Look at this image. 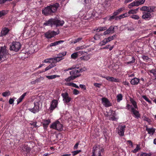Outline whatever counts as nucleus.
I'll return each mask as SVG.
<instances>
[{"label": "nucleus", "mask_w": 156, "mask_h": 156, "mask_svg": "<svg viewBox=\"0 0 156 156\" xmlns=\"http://www.w3.org/2000/svg\"><path fill=\"white\" fill-rule=\"evenodd\" d=\"M59 5L58 3H56L45 7L42 10V13L45 16L53 15L55 13Z\"/></svg>", "instance_id": "nucleus-1"}, {"label": "nucleus", "mask_w": 156, "mask_h": 156, "mask_svg": "<svg viewBox=\"0 0 156 156\" xmlns=\"http://www.w3.org/2000/svg\"><path fill=\"white\" fill-rule=\"evenodd\" d=\"M64 23L65 22L63 20H60L57 19L51 18L46 21L44 23V25L51 27L55 25L57 27L59 26H62Z\"/></svg>", "instance_id": "nucleus-2"}, {"label": "nucleus", "mask_w": 156, "mask_h": 156, "mask_svg": "<svg viewBox=\"0 0 156 156\" xmlns=\"http://www.w3.org/2000/svg\"><path fill=\"white\" fill-rule=\"evenodd\" d=\"M51 129H53L58 131H62L63 130V126L59 121L57 120L53 122L50 126Z\"/></svg>", "instance_id": "nucleus-3"}, {"label": "nucleus", "mask_w": 156, "mask_h": 156, "mask_svg": "<svg viewBox=\"0 0 156 156\" xmlns=\"http://www.w3.org/2000/svg\"><path fill=\"white\" fill-rule=\"evenodd\" d=\"M104 151V149L100 148L99 146H95L93 148L92 156H101V152Z\"/></svg>", "instance_id": "nucleus-4"}, {"label": "nucleus", "mask_w": 156, "mask_h": 156, "mask_svg": "<svg viewBox=\"0 0 156 156\" xmlns=\"http://www.w3.org/2000/svg\"><path fill=\"white\" fill-rule=\"evenodd\" d=\"M5 46L2 47L0 50V60L2 62L5 60L8 55Z\"/></svg>", "instance_id": "nucleus-5"}, {"label": "nucleus", "mask_w": 156, "mask_h": 156, "mask_svg": "<svg viewBox=\"0 0 156 156\" xmlns=\"http://www.w3.org/2000/svg\"><path fill=\"white\" fill-rule=\"evenodd\" d=\"M21 45L19 42H13L10 45V50L15 52L18 51L20 49Z\"/></svg>", "instance_id": "nucleus-6"}, {"label": "nucleus", "mask_w": 156, "mask_h": 156, "mask_svg": "<svg viewBox=\"0 0 156 156\" xmlns=\"http://www.w3.org/2000/svg\"><path fill=\"white\" fill-rule=\"evenodd\" d=\"M126 126L125 125H119L117 129V133L120 136H124V132L125 130Z\"/></svg>", "instance_id": "nucleus-7"}, {"label": "nucleus", "mask_w": 156, "mask_h": 156, "mask_svg": "<svg viewBox=\"0 0 156 156\" xmlns=\"http://www.w3.org/2000/svg\"><path fill=\"white\" fill-rule=\"evenodd\" d=\"M145 1V0H136L129 4L128 7L130 9L133 6H138L140 5L143 4Z\"/></svg>", "instance_id": "nucleus-8"}, {"label": "nucleus", "mask_w": 156, "mask_h": 156, "mask_svg": "<svg viewBox=\"0 0 156 156\" xmlns=\"http://www.w3.org/2000/svg\"><path fill=\"white\" fill-rule=\"evenodd\" d=\"M34 107L32 108H29L28 110L31 112L35 113L39 112V104L37 102H34Z\"/></svg>", "instance_id": "nucleus-9"}, {"label": "nucleus", "mask_w": 156, "mask_h": 156, "mask_svg": "<svg viewBox=\"0 0 156 156\" xmlns=\"http://www.w3.org/2000/svg\"><path fill=\"white\" fill-rule=\"evenodd\" d=\"M61 95L62 97L63 101L64 102L68 105L71 100V98L69 97L68 94L67 92L62 93L61 94Z\"/></svg>", "instance_id": "nucleus-10"}, {"label": "nucleus", "mask_w": 156, "mask_h": 156, "mask_svg": "<svg viewBox=\"0 0 156 156\" xmlns=\"http://www.w3.org/2000/svg\"><path fill=\"white\" fill-rule=\"evenodd\" d=\"M58 34L56 32L54 31H51L49 30L46 32L45 33L44 35L45 37L46 38L50 39L54 37L56 35Z\"/></svg>", "instance_id": "nucleus-11"}, {"label": "nucleus", "mask_w": 156, "mask_h": 156, "mask_svg": "<svg viewBox=\"0 0 156 156\" xmlns=\"http://www.w3.org/2000/svg\"><path fill=\"white\" fill-rule=\"evenodd\" d=\"M142 18L145 20H149L152 17V14L149 12H143Z\"/></svg>", "instance_id": "nucleus-12"}, {"label": "nucleus", "mask_w": 156, "mask_h": 156, "mask_svg": "<svg viewBox=\"0 0 156 156\" xmlns=\"http://www.w3.org/2000/svg\"><path fill=\"white\" fill-rule=\"evenodd\" d=\"M30 148L28 145H24L21 147V151L25 154H27L30 152Z\"/></svg>", "instance_id": "nucleus-13"}, {"label": "nucleus", "mask_w": 156, "mask_h": 156, "mask_svg": "<svg viewBox=\"0 0 156 156\" xmlns=\"http://www.w3.org/2000/svg\"><path fill=\"white\" fill-rule=\"evenodd\" d=\"M115 27L113 26H111L109 28L104 31L103 34L104 35H106L107 34L110 33H113L115 32Z\"/></svg>", "instance_id": "nucleus-14"}, {"label": "nucleus", "mask_w": 156, "mask_h": 156, "mask_svg": "<svg viewBox=\"0 0 156 156\" xmlns=\"http://www.w3.org/2000/svg\"><path fill=\"white\" fill-rule=\"evenodd\" d=\"M132 111L131 112L134 115L133 116L135 118L138 119L140 118V114L138 111L136 110L134 108H132Z\"/></svg>", "instance_id": "nucleus-15"}, {"label": "nucleus", "mask_w": 156, "mask_h": 156, "mask_svg": "<svg viewBox=\"0 0 156 156\" xmlns=\"http://www.w3.org/2000/svg\"><path fill=\"white\" fill-rule=\"evenodd\" d=\"M50 122L51 120L50 119L44 120L41 122L44 129L45 130L47 129L48 125Z\"/></svg>", "instance_id": "nucleus-16"}, {"label": "nucleus", "mask_w": 156, "mask_h": 156, "mask_svg": "<svg viewBox=\"0 0 156 156\" xmlns=\"http://www.w3.org/2000/svg\"><path fill=\"white\" fill-rule=\"evenodd\" d=\"M102 103L104 104L105 107H108L111 106V103L108 99L105 98H102Z\"/></svg>", "instance_id": "nucleus-17"}, {"label": "nucleus", "mask_w": 156, "mask_h": 156, "mask_svg": "<svg viewBox=\"0 0 156 156\" xmlns=\"http://www.w3.org/2000/svg\"><path fill=\"white\" fill-rule=\"evenodd\" d=\"M58 102L56 100H54L52 101L50 109V110L53 111L57 107Z\"/></svg>", "instance_id": "nucleus-18"}, {"label": "nucleus", "mask_w": 156, "mask_h": 156, "mask_svg": "<svg viewBox=\"0 0 156 156\" xmlns=\"http://www.w3.org/2000/svg\"><path fill=\"white\" fill-rule=\"evenodd\" d=\"M140 79L136 77L132 79L130 81V83L132 85H137L140 82Z\"/></svg>", "instance_id": "nucleus-19"}, {"label": "nucleus", "mask_w": 156, "mask_h": 156, "mask_svg": "<svg viewBox=\"0 0 156 156\" xmlns=\"http://www.w3.org/2000/svg\"><path fill=\"white\" fill-rule=\"evenodd\" d=\"M106 80L108 81L111 82H119L120 81L119 79L115 78L113 77H110L108 76L106 77Z\"/></svg>", "instance_id": "nucleus-20"}, {"label": "nucleus", "mask_w": 156, "mask_h": 156, "mask_svg": "<svg viewBox=\"0 0 156 156\" xmlns=\"http://www.w3.org/2000/svg\"><path fill=\"white\" fill-rule=\"evenodd\" d=\"M80 75H71L65 79L66 81H69L75 79L76 78L80 76Z\"/></svg>", "instance_id": "nucleus-21"}, {"label": "nucleus", "mask_w": 156, "mask_h": 156, "mask_svg": "<svg viewBox=\"0 0 156 156\" xmlns=\"http://www.w3.org/2000/svg\"><path fill=\"white\" fill-rule=\"evenodd\" d=\"M9 30L8 28L6 27H4L3 28L1 32V36L6 35L9 32Z\"/></svg>", "instance_id": "nucleus-22"}, {"label": "nucleus", "mask_w": 156, "mask_h": 156, "mask_svg": "<svg viewBox=\"0 0 156 156\" xmlns=\"http://www.w3.org/2000/svg\"><path fill=\"white\" fill-rule=\"evenodd\" d=\"M146 130L148 132V134L151 135H152L154 133L155 129L153 128H147Z\"/></svg>", "instance_id": "nucleus-23"}, {"label": "nucleus", "mask_w": 156, "mask_h": 156, "mask_svg": "<svg viewBox=\"0 0 156 156\" xmlns=\"http://www.w3.org/2000/svg\"><path fill=\"white\" fill-rule=\"evenodd\" d=\"M147 72L149 75H151V74H152L153 76L155 77H156V68L152 69L151 70H148Z\"/></svg>", "instance_id": "nucleus-24"}, {"label": "nucleus", "mask_w": 156, "mask_h": 156, "mask_svg": "<svg viewBox=\"0 0 156 156\" xmlns=\"http://www.w3.org/2000/svg\"><path fill=\"white\" fill-rule=\"evenodd\" d=\"M27 94V92L24 93L17 100V104H18L20 103L21 102L23 99L25 97L26 95Z\"/></svg>", "instance_id": "nucleus-25"}, {"label": "nucleus", "mask_w": 156, "mask_h": 156, "mask_svg": "<svg viewBox=\"0 0 156 156\" xmlns=\"http://www.w3.org/2000/svg\"><path fill=\"white\" fill-rule=\"evenodd\" d=\"M64 41H63L62 40H60L58 41H56L55 42L53 43H51L50 44V47H52L53 46H55L59 44H61Z\"/></svg>", "instance_id": "nucleus-26"}, {"label": "nucleus", "mask_w": 156, "mask_h": 156, "mask_svg": "<svg viewBox=\"0 0 156 156\" xmlns=\"http://www.w3.org/2000/svg\"><path fill=\"white\" fill-rule=\"evenodd\" d=\"M79 73L78 69H74L70 72V74L71 75H80V74H77Z\"/></svg>", "instance_id": "nucleus-27"}, {"label": "nucleus", "mask_w": 156, "mask_h": 156, "mask_svg": "<svg viewBox=\"0 0 156 156\" xmlns=\"http://www.w3.org/2000/svg\"><path fill=\"white\" fill-rule=\"evenodd\" d=\"M141 148L140 145L139 144H136V147L133 150H132L131 151L133 153H136L139 151L140 150Z\"/></svg>", "instance_id": "nucleus-28"}, {"label": "nucleus", "mask_w": 156, "mask_h": 156, "mask_svg": "<svg viewBox=\"0 0 156 156\" xmlns=\"http://www.w3.org/2000/svg\"><path fill=\"white\" fill-rule=\"evenodd\" d=\"M124 9V8L122 7L119 8L118 10H116L113 13V14L115 15H117L120 13Z\"/></svg>", "instance_id": "nucleus-29"}, {"label": "nucleus", "mask_w": 156, "mask_h": 156, "mask_svg": "<svg viewBox=\"0 0 156 156\" xmlns=\"http://www.w3.org/2000/svg\"><path fill=\"white\" fill-rule=\"evenodd\" d=\"M130 101L132 103V104L133 105L134 107V109H138V106L137 105V103L133 99L131 98L130 99Z\"/></svg>", "instance_id": "nucleus-30"}, {"label": "nucleus", "mask_w": 156, "mask_h": 156, "mask_svg": "<svg viewBox=\"0 0 156 156\" xmlns=\"http://www.w3.org/2000/svg\"><path fill=\"white\" fill-rule=\"evenodd\" d=\"M140 156H153V154L152 152H149L147 153L146 152H142L141 153Z\"/></svg>", "instance_id": "nucleus-31"}, {"label": "nucleus", "mask_w": 156, "mask_h": 156, "mask_svg": "<svg viewBox=\"0 0 156 156\" xmlns=\"http://www.w3.org/2000/svg\"><path fill=\"white\" fill-rule=\"evenodd\" d=\"M43 79L42 78H38L34 81H32L31 82V84H34L36 83H40L41 80H42Z\"/></svg>", "instance_id": "nucleus-32"}, {"label": "nucleus", "mask_w": 156, "mask_h": 156, "mask_svg": "<svg viewBox=\"0 0 156 156\" xmlns=\"http://www.w3.org/2000/svg\"><path fill=\"white\" fill-rule=\"evenodd\" d=\"M156 8V7L154 6H151L148 7V12L150 13L154 12L155 11Z\"/></svg>", "instance_id": "nucleus-33"}, {"label": "nucleus", "mask_w": 156, "mask_h": 156, "mask_svg": "<svg viewBox=\"0 0 156 156\" xmlns=\"http://www.w3.org/2000/svg\"><path fill=\"white\" fill-rule=\"evenodd\" d=\"M123 96L122 94H118L117 96V101L118 102H119L121 101L122 99Z\"/></svg>", "instance_id": "nucleus-34"}, {"label": "nucleus", "mask_w": 156, "mask_h": 156, "mask_svg": "<svg viewBox=\"0 0 156 156\" xmlns=\"http://www.w3.org/2000/svg\"><path fill=\"white\" fill-rule=\"evenodd\" d=\"M142 58L143 60L146 62H150L151 61L150 58L147 56L145 55H143Z\"/></svg>", "instance_id": "nucleus-35"}, {"label": "nucleus", "mask_w": 156, "mask_h": 156, "mask_svg": "<svg viewBox=\"0 0 156 156\" xmlns=\"http://www.w3.org/2000/svg\"><path fill=\"white\" fill-rule=\"evenodd\" d=\"M111 114H112V116L110 117L109 118V119L110 120H111L112 121H115L116 120V118L115 116V112L113 111L112 110L111 111Z\"/></svg>", "instance_id": "nucleus-36"}, {"label": "nucleus", "mask_w": 156, "mask_h": 156, "mask_svg": "<svg viewBox=\"0 0 156 156\" xmlns=\"http://www.w3.org/2000/svg\"><path fill=\"white\" fill-rule=\"evenodd\" d=\"M108 42L107 39L106 38H105L103 40L101 41L99 43V44L101 46H102L105 45Z\"/></svg>", "instance_id": "nucleus-37"}, {"label": "nucleus", "mask_w": 156, "mask_h": 156, "mask_svg": "<svg viewBox=\"0 0 156 156\" xmlns=\"http://www.w3.org/2000/svg\"><path fill=\"white\" fill-rule=\"evenodd\" d=\"M63 58H59L58 57H55V58H51L50 59H51V60L52 61H55V62H54L55 63L57 62H58L59 61L61 60H62L63 59Z\"/></svg>", "instance_id": "nucleus-38"}, {"label": "nucleus", "mask_w": 156, "mask_h": 156, "mask_svg": "<svg viewBox=\"0 0 156 156\" xmlns=\"http://www.w3.org/2000/svg\"><path fill=\"white\" fill-rule=\"evenodd\" d=\"M66 54V52L64 51L62 53H60L58 55V56L60 58H63V56H65Z\"/></svg>", "instance_id": "nucleus-39"}, {"label": "nucleus", "mask_w": 156, "mask_h": 156, "mask_svg": "<svg viewBox=\"0 0 156 156\" xmlns=\"http://www.w3.org/2000/svg\"><path fill=\"white\" fill-rule=\"evenodd\" d=\"M59 76L57 75H53L51 76H46V77L48 79H52L58 77Z\"/></svg>", "instance_id": "nucleus-40"}, {"label": "nucleus", "mask_w": 156, "mask_h": 156, "mask_svg": "<svg viewBox=\"0 0 156 156\" xmlns=\"http://www.w3.org/2000/svg\"><path fill=\"white\" fill-rule=\"evenodd\" d=\"M148 7L144 6L140 8V10L141 11H144V12H148Z\"/></svg>", "instance_id": "nucleus-41"}, {"label": "nucleus", "mask_w": 156, "mask_h": 156, "mask_svg": "<svg viewBox=\"0 0 156 156\" xmlns=\"http://www.w3.org/2000/svg\"><path fill=\"white\" fill-rule=\"evenodd\" d=\"M82 39V37H79L78 38L74 39V40H73L71 43L73 44L76 43L80 41Z\"/></svg>", "instance_id": "nucleus-42"}, {"label": "nucleus", "mask_w": 156, "mask_h": 156, "mask_svg": "<svg viewBox=\"0 0 156 156\" xmlns=\"http://www.w3.org/2000/svg\"><path fill=\"white\" fill-rule=\"evenodd\" d=\"M102 35L101 34H97L95 35L94 36V38L95 40H98L100 39L101 37V36Z\"/></svg>", "instance_id": "nucleus-43"}, {"label": "nucleus", "mask_w": 156, "mask_h": 156, "mask_svg": "<svg viewBox=\"0 0 156 156\" xmlns=\"http://www.w3.org/2000/svg\"><path fill=\"white\" fill-rule=\"evenodd\" d=\"M116 36V35L115 34L112 36H109L108 38H106V39H107V41H108V42H109L113 40L114 37H115Z\"/></svg>", "instance_id": "nucleus-44"}, {"label": "nucleus", "mask_w": 156, "mask_h": 156, "mask_svg": "<svg viewBox=\"0 0 156 156\" xmlns=\"http://www.w3.org/2000/svg\"><path fill=\"white\" fill-rule=\"evenodd\" d=\"M90 57L88 55L82 56L80 58L81 60H84L87 61L90 59Z\"/></svg>", "instance_id": "nucleus-45"}, {"label": "nucleus", "mask_w": 156, "mask_h": 156, "mask_svg": "<svg viewBox=\"0 0 156 156\" xmlns=\"http://www.w3.org/2000/svg\"><path fill=\"white\" fill-rule=\"evenodd\" d=\"M78 56V55L76 52L73 53L71 54V58L74 59H76Z\"/></svg>", "instance_id": "nucleus-46"}, {"label": "nucleus", "mask_w": 156, "mask_h": 156, "mask_svg": "<svg viewBox=\"0 0 156 156\" xmlns=\"http://www.w3.org/2000/svg\"><path fill=\"white\" fill-rule=\"evenodd\" d=\"M8 13L7 11L5 10H2L0 11V17L2 16L5 15Z\"/></svg>", "instance_id": "nucleus-47"}, {"label": "nucleus", "mask_w": 156, "mask_h": 156, "mask_svg": "<svg viewBox=\"0 0 156 156\" xmlns=\"http://www.w3.org/2000/svg\"><path fill=\"white\" fill-rule=\"evenodd\" d=\"M142 97L145 99L146 101L148 102L149 103L151 104V101L148 98L146 95H143L142 96Z\"/></svg>", "instance_id": "nucleus-48"}, {"label": "nucleus", "mask_w": 156, "mask_h": 156, "mask_svg": "<svg viewBox=\"0 0 156 156\" xmlns=\"http://www.w3.org/2000/svg\"><path fill=\"white\" fill-rule=\"evenodd\" d=\"M10 95V93L9 91H5V92H3L2 93V95L4 97H6L7 96H9Z\"/></svg>", "instance_id": "nucleus-49"}, {"label": "nucleus", "mask_w": 156, "mask_h": 156, "mask_svg": "<svg viewBox=\"0 0 156 156\" xmlns=\"http://www.w3.org/2000/svg\"><path fill=\"white\" fill-rule=\"evenodd\" d=\"M132 60L131 61H129V62H127L126 63L127 64H130L131 63H133L135 62V60H136L135 57L134 56H132Z\"/></svg>", "instance_id": "nucleus-50"}, {"label": "nucleus", "mask_w": 156, "mask_h": 156, "mask_svg": "<svg viewBox=\"0 0 156 156\" xmlns=\"http://www.w3.org/2000/svg\"><path fill=\"white\" fill-rule=\"evenodd\" d=\"M130 17L134 20H138L140 18L139 16H138L135 15H131Z\"/></svg>", "instance_id": "nucleus-51"}, {"label": "nucleus", "mask_w": 156, "mask_h": 156, "mask_svg": "<svg viewBox=\"0 0 156 156\" xmlns=\"http://www.w3.org/2000/svg\"><path fill=\"white\" fill-rule=\"evenodd\" d=\"M99 30L98 32L104 31L107 29V28L106 27H99Z\"/></svg>", "instance_id": "nucleus-52"}, {"label": "nucleus", "mask_w": 156, "mask_h": 156, "mask_svg": "<svg viewBox=\"0 0 156 156\" xmlns=\"http://www.w3.org/2000/svg\"><path fill=\"white\" fill-rule=\"evenodd\" d=\"M127 109L131 112L132 111V108H134L132 105L129 104H127Z\"/></svg>", "instance_id": "nucleus-53"}, {"label": "nucleus", "mask_w": 156, "mask_h": 156, "mask_svg": "<svg viewBox=\"0 0 156 156\" xmlns=\"http://www.w3.org/2000/svg\"><path fill=\"white\" fill-rule=\"evenodd\" d=\"M69 85L71 86L72 87H74L77 88H79V87L76 85V84L74 83H70Z\"/></svg>", "instance_id": "nucleus-54"}, {"label": "nucleus", "mask_w": 156, "mask_h": 156, "mask_svg": "<svg viewBox=\"0 0 156 156\" xmlns=\"http://www.w3.org/2000/svg\"><path fill=\"white\" fill-rule=\"evenodd\" d=\"M81 151V150H77L76 151H73L72 152L73 154V156H75L79 153Z\"/></svg>", "instance_id": "nucleus-55"}, {"label": "nucleus", "mask_w": 156, "mask_h": 156, "mask_svg": "<svg viewBox=\"0 0 156 156\" xmlns=\"http://www.w3.org/2000/svg\"><path fill=\"white\" fill-rule=\"evenodd\" d=\"M85 48V47L83 45V46H80V47H76L75 50L76 51H78L80 50L83 49Z\"/></svg>", "instance_id": "nucleus-56"}, {"label": "nucleus", "mask_w": 156, "mask_h": 156, "mask_svg": "<svg viewBox=\"0 0 156 156\" xmlns=\"http://www.w3.org/2000/svg\"><path fill=\"white\" fill-rule=\"evenodd\" d=\"M94 85L96 87L100 88L101 86V84L98 83H95L94 84Z\"/></svg>", "instance_id": "nucleus-57"}, {"label": "nucleus", "mask_w": 156, "mask_h": 156, "mask_svg": "<svg viewBox=\"0 0 156 156\" xmlns=\"http://www.w3.org/2000/svg\"><path fill=\"white\" fill-rule=\"evenodd\" d=\"M143 120L145 121H147L148 122H150L151 120L149 119L148 117H146V116H144V118L143 119Z\"/></svg>", "instance_id": "nucleus-58"}, {"label": "nucleus", "mask_w": 156, "mask_h": 156, "mask_svg": "<svg viewBox=\"0 0 156 156\" xmlns=\"http://www.w3.org/2000/svg\"><path fill=\"white\" fill-rule=\"evenodd\" d=\"M20 136V135H16V137L17 140H18V141H20V140L21 139H23L24 137H21V136H20V137H19V136Z\"/></svg>", "instance_id": "nucleus-59"}, {"label": "nucleus", "mask_w": 156, "mask_h": 156, "mask_svg": "<svg viewBox=\"0 0 156 156\" xmlns=\"http://www.w3.org/2000/svg\"><path fill=\"white\" fill-rule=\"evenodd\" d=\"M37 122H33L32 123H30V124L31 125L33 126L34 127V128H37L38 127V126L37 125Z\"/></svg>", "instance_id": "nucleus-60"}, {"label": "nucleus", "mask_w": 156, "mask_h": 156, "mask_svg": "<svg viewBox=\"0 0 156 156\" xmlns=\"http://www.w3.org/2000/svg\"><path fill=\"white\" fill-rule=\"evenodd\" d=\"M73 94L75 95H77L79 93V91L76 89H74L73 91Z\"/></svg>", "instance_id": "nucleus-61"}, {"label": "nucleus", "mask_w": 156, "mask_h": 156, "mask_svg": "<svg viewBox=\"0 0 156 156\" xmlns=\"http://www.w3.org/2000/svg\"><path fill=\"white\" fill-rule=\"evenodd\" d=\"M78 56H80L82 55L84 53V52L83 51H79L76 52Z\"/></svg>", "instance_id": "nucleus-62"}, {"label": "nucleus", "mask_w": 156, "mask_h": 156, "mask_svg": "<svg viewBox=\"0 0 156 156\" xmlns=\"http://www.w3.org/2000/svg\"><path fill=\"white\" fill-rule=\"evenodd\" d=\"M50 58H51L46 59L44 60L42 62L46 63H50L51 62L50 61V60H51V59H50Z\"/></svg>", "instance_id": "nucleus-63"}, {"label": "nucleus", "mask_w": 156, "mask_h": 156, "mask_svg": "<svg viewBox=\"0 0 156 156\" xmlns=\"http://www.w3.org/2000/svg\"><path fill=\"white\" fill-rule=\"evenodd\" d=\"M55 66V63L53 62L51 64L49 65V67L51 69V68Z\"/></svg>", "instance_id": "nucleus-64"}]
</instances>
